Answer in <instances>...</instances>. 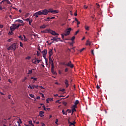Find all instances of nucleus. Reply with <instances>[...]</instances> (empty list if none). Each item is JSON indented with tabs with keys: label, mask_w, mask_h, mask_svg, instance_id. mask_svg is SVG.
<instances>
[{
	"label": "nucleus",
	"mask_w": 126,
	"mask_h": 126,
	"mask_svg": "<svg viewBox=\"0 0 126 126\" xmlns=\"http://www.w3.org/2000/svg\"><path fill=\"white\" fill-rule=\"evenodd\" d=\"M20 26H21V24H13L12 25V26L10 27L11 31H14V30H16L19 28Z\"/></svg>",
	"instance_id": "nucleus-1"
},
{
	"label": "nucleus",
	"mask_w": 126,
	"mask_h": 126,
	"mask_svg": "<svg viewBox=\"0 0 126 126\" xmlns=\"http://www.w3.org/2000/svg\"><path fill=\"white\" fill-rule=\"evenodd\" d=\"M18 46V44L17 43H14L11 46H10L8 48H7L8 51H10V50H13V51H15L16 50V47Z\"/></svg>",
	"instance_id": "nucleus-2"
},
{
	"label": "nucleus",
	"mask_w": 126,
	"mask_h": 126,
	"mask_svg": "<svg viewBox=\"0 0 126 126\" xmlns=\"http://www.w3.org/2000/svg\"><path fill=\"white\" fill-rule=\"evenodd\" d=\"M2 2H3V8H4L5 6H7L8 4H11V2H10V1H9V0H2Z\"/></svg>",
	"instance_id": "nucleus-3"
},
{
	"label": "nucleus",
	"mask_w": 126,
	"mask_h": 126,
	"mask_svg": "<svg viewBox=\"0 0 126 126\" xmlns=\"http://www.w3.org/2000/svg\"><path fill=\"white\" fill-rule=\"evenodd\" d=\"M47 53L48 52H47L46 49H45L44 50H43L42 51V56H43L44 59H45V60L46 64H48V62H47V58H46V55H47Z\"/></svg>",
	"instance_id": "nucleus-4"
},
{
	"label": "nucleus",
	"mask_w": 126,
	"mask_h": 126,
	"mask_svg": "<svg viewBox=\"0 0 126 126\" xmlns=\"http://www.w3.org/2000/svg\"><path fill=\"white\" fill-rule=\"evenodd\" d=\"M71 30H72L71 28L67 29L64 32H65V33H64V36H68V35L70 34V31H71Z\"/></svg>",
	"instance_id": "nucleus-5"
},
{
	"label": "nucleus",
	"mask_w": 126,
	"mask_h": 126,
	"mask_svg": "<svg viewBox=\"0 0 126 126\" xmlns=\"http://www.w3.org/2000/svg\"><path fill=\"white\" fill-rule=\"evenodd\" d=\"M42 12V15H47L48 12H50V9L48 10L47 9H44L43 10L41 11Z\"/></svg>",
	"instance_id": "nucleus-6"
},
{
	"label": "nucleus",
	"mask_w": 126,
	"mask_h": 126,
	"mask_svg": "<svg viewBox=\"0 0 126 126\" xmlns=\"http://www.w3.org/2000/svg\"><path fill=\"white\" fill-rule=\"evenodd\" d=\"M66 65L67 66H69V67H71V68H73L74 65H73V64L71 63V61H69V63H68Z\"/></svg>",
	"instance_id": "nucleus-7"
},
{
	"label": "nucleus",
	"mask_w": 126,
	"mask_h": 126,
	"mask_svg": "<svg viewBox=\"0 0 126 126\" xmlns=\"http://www.w3.org/2000/svg\"><path fill=\"white\" fill-rule=\"evenodd\" d=\"M49 63L51 64V66H54V62L52 59V57H49Z\"/></svg>",
	"instance_id": "nucleus-8"
},
{
	"label": "nucleus",
	"mask_w": 126,
	"mask_h": 126,
	"mask_svg": "<svg viewBox=\"0 0 126 126\" xmlns=\"http://www.w3.org/2000/svg\"><path fill=\"white\" fill-rule=\"evenodd\" d=\"M52 35H54V36H57V35H59L58 33L55 32V31H52V30H50V32Z\"/></svg>",
	"instance_id": "nucleus-9"
},
{
	"label": "nucleus",
	"mask_w": 126,
	"mask_h": 126,
	"mask_svg": "<svg viewBox=\"0 0 126 126\" xmlns=\"http://www.w3.org/2000/svg\"><path fill=\"white\" fill-rule=\"evenodd\" d=\"M64 82L66 88H67L68 86H69V84H68V80L66 79Z\"/></svg>",
	"instance_id": "nucleus-10"
},
{
	"label": "nucleus",
	"mask_w": 126,
	"mask_h": 126,
	"mask_svg": "<svg viewBox=\"0 0 126 126\" xmlns=\"http://www.w3.org/2000/svg\"><path fill=\"white\" fill-rule=\"evenodd\" d=\"M39 116H40V118H43L44 117V111H40Z\"/></svg>",
	"instance_id": "nucleus-11"
},
{
	"label": "nucleus",
	"mask_w": 126,
	"mask_h": 126,
	"mask_svg": "<svg viewBox=\"0 0 126 126\" xmlns=\"http://www.w3.org/2000/svg\"><path fill=\"white\" fill-rule=\"evenodd\" d=\"M48 54H49V57H52V55H53V50L49 49Z\"/></svg>",
	"instance_id": "nucleus-12"
},
{
	"label": "nucleus",
	"mask_w": 126,
	"mask_h": 126,
	"mask_svg": "<svg viewBox=\"0 0 126 126\" xmlns=\"http://www.w3.org/2000/svg\"><path fill=\"white\" fill-rule=\"evenodd\" d=\"M50 12H51V13H58V12H59V11H58V10H50Z\"/></svg>",
	"instance_id": "nucleus-13"
},
{
	"label": "nucleus",
	"mask_w": 126,
	"mask_h": 126,
	"mask_svg": "<svg viewBox=\"0 0 126 126\" xmlns=\"http://www.w3.org/2000/svg\"><path fill=\"white\" fill-rule=\"evenodd\" d=\"M51 41H56V42H59V40H58V38L57 37H53V38H51Z\"/></svg>",
	"instance_id": "nucleus-14"
},
{
	"label": "nucleus",
	"mask_w": 126,
	"mask_h": 126,
	"mask_svg": "<svg viewBox=\"0 0 126 126\" xmlns=\"http://www.w3.org/2000/svg\"><path fill=\"white\" fill-rule=\"evenodd\" d=\"M36 13L38 14V15H43V13L42 11H39L38 12H36Z\"/></svg>",
	"instance_id": "nucleus-15"
},
{
	"label": "nucleus",
	"mask_w": 126,
	"mask_h": 126,
	"mask_svg": "<svg viewBox=\"0 0 126 126\" xmlns=\"http://www.w3.org/2000/svg\"><path fill=\"white\" fill-rule=\"evenodd\" d=\"M45 33H50L51 29H46L44 30Z\"/></svg>",
	"instance_id": "nucleus-16"
},
{
	"label": "nucleus",
	"mask_w": 126,
	"mask_h": 126,
	"mask_svg": "<svg viewBox=\"0 0 126 126\" xmlns=\"http://www.w3.org/2000/svg\"><path fill=\"white\" fill-rule=\"evenodd\" d=\"M49 101H53V98H48L46 99V103H49Z\"/></svg>",
	"instance_id": "nucleus-17"
},
{
	"label": "nucleus",
	"mask_w": 126,
	"mask_h": 126,
	"mask_svg": "<svg viewBox=\"0 0 126 126\" xmlns=\"http://www.w3.org/2000/svg\"><path fill=\"white\" fill-rule=\"evenodd\" d=\"M16 22H19V23H23V21H22V20L18 19L16 21Z\"/></svg>",
	"instance_id": "nucleus-18"
},
{
	"label": "nucleus",
	"mask_w": 126,
	"mask_h": 126,
	"mask_svg": "<svg viewBox=\"0 0 126 126\" xmlns=\"http://www.w3.org/2000/svg\"><path fill=\"white\" fill-rule=\"evenodd\" d=\"M62 113L63 114V115H65V116H66L67 115V111H64V110H62Z\"/></svg>",
	"instance_id": "nucleus-19"
},
{
	"label": "nucleus",
	"mask_w": 126,
	"mask_h": 126,
	"mask_svg": "<svg viewBox=\"0 0 126 126\" xmlns=\"http://www.w3.org/2000/svg\"><path fill=\"white\" fill-rule=\"evenodd\" d=\"M54 66H51V72L52 73H54V74H55V71L54 70Z\"/></svg>",
	"instance_id": "nucleus-20"
},
{
	"label": "nucleus",
	"mask_w": 126,
	"mask_h": 126,
	"mask_svg": "<svg viewBox=\"0 0 126 126\" xmlns=\"http://www.w3.org/2000/svg\"><path fill=\"white\" fill-rule=\"evenodd\" d=\"M86 45H89V46H91V42L89 41V40H87Z\"/></svg>",
	"instance_id": "nucleus-21"
},
{
	"label": "nucleus",
	"mask_w": 126,
	"mask_h": 126,
	"mask_svg": "<svg viewBox=\"0 0 126 126\" xmlns=\"http://www.w3.org/2000/svg\"><path fill=\"white\" fill-rule=\"evenodd\" d=\"M79 104V101L78 100H76L74 102V105H78Z\"/></svg>",
	"instance_id": "nucleus-22"
},
{
	"label": "nucleus",
	"mask_w": 126,
	"mask_h": 126,
	"mask_svg": "<svg viewBox=\"0 0 126 126\" xmlns=\"http://www.w3.org/2000/svg\"><path fill=\"white\" fill-rule=\"evenodd\" d=\"M32 63H34V64H36L37 63V61L33 59L32 60Z\"/></svg>",
	"instance_id": "nucleus-23"
},
{
	"label": "nucleus",
	"mask_w": 126,
	"mask_h": 126,
	"mask_svg": "<svg viewBox=\"0 0 126 126\" xmlns=\"http://www.w3.org/2000/svg\"><path fill=\"white\" fill-rule=\"evenodd\" d=\"M38 14L37 13V12L35 13L33 15V16H35L36 18H37L38 17Z\"/></svg>",
	"instance_id": "nucleus-24"
},
{
	"label": "nucleus",
	"mask_w": 126,
	"mask_h": 126,
	"mask_svg": "<svg viewBox=\"0 0 126 126\" xmlns=\"http://www.w3.org/2000/svg\"><path fill=\"white\" fill-rule=\"evenodd\" d=\"M68 124H69V126H73V124L71 122H70L69 120L68 121Z\"/></svg>",
	"instance_id": "nucleus-25"
},
{
	"label": "nucleus",
	"mask_w": 126,
	"mask_h": 126,
	"mask_svg": "<svg viewBox=\"0 0 126 126\" xmlns=\"http://www.w3.org/2000/svg\"><path fill=\"white\" fill-rule=\"evenodd\" d=\"M46 27H47V26H46L45 25H43L42 26L40 27V28L43 29V28H46Z\"/></svg>",
	"instance_id": "nucleus-26"
},
{
	"label": "nucleus",
	"mask_w": 126,
	"mask_h": 126,
	"mask_svg": "<svg viewBox=\"0 0 126 126\" xmlns=\"http://www.w3.org/2000/svg\"><path fill=\"white\" fill-rule=\"evenodd\" d=\"M29 124H30V125H31V126H34V124H33L32 123V121H29Z\"/></svg>",
	"instance_id": "nucleus-27"
},
{
	"label": "nucleus",
	"mask_w": 126,
	"mask_h": 126,
	"mask_svg": "<svg viewBox=\"0 0 126 126\" xmlns=\"http://www.w3.org/2000/svg\"><path fill=\"white\" fill-rule=\"evenodd\" d=\"M31 79H33L34 81H37V78H34V77H31Z\"/></svg>",
	"instance_id": "nucleus-28"
},
{
	"label": "nucleus",
	"mask_w": 126,
	"mask_h": 126,
	"mask_svg": "<svg viewBox=\"0 0 126 126\" xmlns=\"http://www.w3.org/2000/svg\"><path fill=\"white\" fill-rule=\"evenodd\" d=\"M74 112H76V109H75V108L72 109V114H73Z\"/></svg>",
	"instance_id": "nucleus-29"
},
{
	"label": "nucleus",
	"mask_w": 126,
	"mask_h": 126,
	"mask_svg": "<svg viewBox=\"0 0 126 126\" xmlns=\"http://www.w3.org/2000/svg\"><path fill=\"white\" fill-rule=\"evenodd\" d=\"M32 70H29L28 74H32Z\"/></svg>",
	"instance_id": "nucleus-30"
},
{
	"label": "nucleus",
	"mask_w": 126,
	"mask_h": 126,
	"mask_svg": "<svg viewBox=\"0 0 126 126\" xmlns=\"http://www.w3.org/2000/svg\"><path fill=\"white\" fill-rule=\"evenodd\" d=\"M23 37H24V41H25V42L27 41V38L26 37V36L24 35H23Z\"/></svg>",
	"instance_id": "nucleus-31"
},
{
	"label": "nucleus",
	"mask_w": 126,
	"mask_h": 126,
	"mask_svg": "<svg viewBox=\"0 0 126 126\" xmlns=\"http://www.w3.org/2000/svg\"><path fill=\"white\" fill-rule=\"evenodd\" d=\"M66 112H68L69 114H70V113H72V110H69V109H67V110H66Z\"/></svg>",
	"instance_id": "nucleus-32"
},
{
	"label": "nucleus",
	"mask_w": 126,
	"mask_h": 126,
	"mask_svg": "<svg viewBox=\"0 0 126 126\" xmlns=\"http://www.w3.org/2000/svg\"><path fill=\"white\" fill-rule=\"evenodd\" d=\"M74 39H75V36H72V38H71L72 42H73V41H74Z\"/></svg>",
	"instance_id": "nucleus-33"
},
{
	"label": "nucleus",
	"mask_w": 126,
	"mask_h": 126,
	"mask_svg": "<svg viewBox=\"0 0 126 126\" xmlns=\"http://www.w3.org/2000/svg\"><path fill=\"white\" fill-rule=\"evenodd\" d=\"M18 38L19 39H21V40H22V41H23V37H22L21 35L19 36Z\"/></svg>",
	"instance_id": "nucleus-34"
},
{
	"label": "nucleus",
	"mask_w": 126,
	"mask_h": 126,
	"mask_svg": "<svg viewBox=\"0 0 126 126\" xmlns=\"http://www.w3.org/2000/svg\"><path fill=\"white\" fill-rule=\"evenodd\" d=\"M85 28L86 29V30H87V31H89V27H87V26H85Z\"/></svg>",
	"instance_id": "nucleus-35"
},
{
	"label": "nucleus",
	"mask_w": 126,
	"mask_h": 126,
	"mask_svg": "<svg viewBox=\"0 0 126 126\" xmlns=\"http://www.w3.org/2000/svg\"><path fill=\"white\" fill-rule=\"evenodd\" d=\"M13 34V31L9 32L8 35H12Z\"/></svg>",
	"instance_id": "nucleus-36"
},
{
	"label": "nucleus",
	"mask_w": 126,
	"mask_h": 126,
	"mask_svg": "<svg viewBox=\"0 0 126 126\" xmlns=\"http://www.w3.org/2000/svg\"><path fill=\"white\" fill-rule=\"evenodd\" d=\"M33 21V20H31L30 21H29V25H31V23H32V22Z\"/></svg>",
	"instance_id": "nucleus-37"
},
{
	"label": "nucleus",
	"mask_w": 126,
	"mask_h": 126,
	"mask_svg": "<svg viewBox=\"0 0 126 126\" xmlns=\"http://www.w3.org/2000/svg\"><path fill=\"white\" fill-rule=\"evenodd\" d=\"M30 96L31 97V98H34V97H35V95L33 94H30Z\"/></svg>",
	"instance_id": "nucleus-38"
},
{
	"label": "nucleus",
	"mask_w": 126,
	"mask_h": 126,
	"mask_svg": "<svg viewBox=\"0 0 126 126\" xmlns=\"http://www.w3.org/2000/svg\"><path fill=\"white\" fill-rule=\"evenodd\" d=\"M63 104L64 105V106H66V105H67V103H66V102L63 101Z\"/></svg>",
	"instance_id": "nucleus-39"
},
{
	"label": "nucleus",
	"mask_w": 126,
	"mask_h": 126,
	"mask_svg": "<svg viewBox=\"0 0 126 126\" xmlns=\"http://www.w3.org/2000/svg\"><path fill=\"white\" fill-rule=\"evenodd\" d=\"M12 41H13V38H9L8 40V42H12Z\"/></svg>",
	"instance_id": "nucleus-40"
},
{
	"label": "nucleus",
	"mask_w": 126,
	"mask_h": 126,
	"mask_svg": "<svg viewBox=\"0 0 126 126\" xmlns=\"http://www.w3.org/2000/svg\"><path fill=\"white\" fill-rule=\"evenodd\" d=\"M76 108H77V106H76V105L74 104V105H73L72 108L75 109Z\"/></svg>",
	"instance_id": "nucleus-41"
},
{
	"label": "nucleus",
	"mask_w": 126,
	"mask_h": 126,
	"mask_svg": "<svg viewBox=\"0 0 126 126\" xmlns=\"http://www.w3.org/2000/svg\"><path fill=\"white\" fill-rule=\"evenodd\" d=\"M59 122V119H56V121H55V124H56V125H58V123Z\"/></svg>",
	"instance_id": "nucleus-42"
},
{
	"label": "nucleus",
	"mask_w": 126,
	"mask_h": 126,
	"mask_svg": "<svg viewBox=\"0 0 126 126\" xmlns=\"http://www.w3.org/2000/svg\"><path fill=\"white\" fill-rule=\"evenodd\" d=\"M28 88H29V89H32V86L29 85Z\"/></svg>",
	"instance_id": "nucleus-43"
},
{
	"label": "nucleus",
	"mask_w": 126,
	"mask_h": 126,
	"mask_svg": "<svg viewBox=\"0 0 126 126\" xmlns=\"http://www.w3.org/2000/svg\"><path fill=\"white\" fill-rule=\"evenodd\" d=\"M26 80H27V78L26 77L23 79L22 82H24Z\"/></svg>",
	"instance_id": "nucleus-44"
},
{
	"label": "nucleus",
	"mask_w": 126,
	"mask_h": 126,
	"mask_svg": "<svg viewBox=\"0 0 126 126\" xmlns=\"http://www.w3.org/2000/svg\"><path fill=\"white\" fill-rule=\"evenodd\" d=\"M30 59H31V57L30 56H28L26 58V60H30Z\"/></svg>",
	"instance_id": "nucleus-45"
},
{
	"label": "nucleus",
	"mask_w": 126,
	"mask_h": 126,
	"mask_svg": "<svg viewBox=\"0 0 126 126\" xmlns=\"http://www.w3.org/2000/svg\"><path fill=\"white\" fill-rule=\"evenodd\" d=\"M84 50H85V48H83L81 49L80 50V53H81V52H82L83 51H84Z\"/></svg>",
	"instance_id": "nucleus-46"
},
{
	"label": "nucleus",
	"mask_w": 126,
	"mask_h": 126,
	"mask_svg": "<svg viewBox=\"0 0 126 126\" xmlns=\"http://www.w3.org/2000/svg\"><path fill=\"white\" fill-rule=\"evenodd\" d=\"M40 95H41V97L42 98H45V96H44V94H43L40 93Z\"/></svg>",
	"instance_id": "nucleus-47"
},
{
	"label": "nucleus",
	"mask_w": 126,
	"mask_h": 126,
	"mask_svg": "<svg viewBox=\"0 0 126 126\" xmlns=\"http://www.w3.org/2000/svg\"><path fill=\"white\" fill-rule=\"evenodd\" d=\"M36 55L37 56V57H39L40 56V53L38 52V51H36Z\"/></svg>",
	"instance_id": "nucleus-48"
},
{
	"label": "nucleus",
	"mask_w": 126,
	"mask_h": 126,
	"mask_svg": "<svg viewBox=\"0 0 126 126\" xmlns=\"http://www.w3.org/2000/svg\"><path fill=\"white\" fill-rule=\"evenodd\" d=\"M91 53L92 55H93V56H94V50H92Z\"/></svg>",
	"instance_id": "nucleus-49"
},
{
	"label": "nucleus",
	"mask_w": 126,
	"mask_h": 126,
	"mask_svg": "<svg viewBox=\"0 0 126 126\" xmlns=\"http://www.w3.org/2000/svg\"><path fill=\"white\" fill-rule=\"evenodd\" d=\"M33 87H34V88H36V89H38V87H39V86L38 85H34Z\"/></svg>",
	"instance_id": "nucleus-50"
},
{
	"label": "nucleus",
	"mask_w": 126,
	"mask_h": 126,
	"mask_svg": "<svg viewBox=\"0 0 126 126\" xmlns=\"http://www.w3.org/2000/svg\"><path fill=\"white\" fill-rule=\"evenodd\" d=\"M20 47H23V44H22V42H20Z\"/></svg>",
	"instance_id": "nucleus-51"
},
{
	"label": "nucleus",
	"mask_w": 126,
	"mask_h": 126,
	"mask_svg": "<svg viewBox=\"0 0 126 126\" xmlns=\"http://www.w3.org/2000/svg\"><path fill=\"white\" fill-rule=\"evenodd\" d=\"M36 63H39L40 62H41V60H36Z\"/></svg>",
	"instance_id": "nucleus-52"
},
{
	"label": "nucleus",
	"mask_w": 126,
	"mask_h": 126,
	"mask_svg": "<svg viewBox=\"0 0 126 126\" xmlns=\"http://www.w3.org/2000/svg\"><path fill=\"white\" fill-rule=\"evenodd\" d=\"M60 100H58L56 101V103H59V104H61V102H60Z\"/></svg>",
	"instance_id": "nucleus-53"
},
{
	"label": "nucleus",
	"mask_w": 126,
	"mask_h": 126,
	"mask_svg": "<svg viewBox=\"0 0 126 126\" xmlns=\"http://www.w3.org/2000/svg\"><path fill=\"white\" fill-rule=\"evenodd\" d=\"M18 123H20V124H22V121H21V119H19V121Z\"/></svg>",
	"instance_id": "nucleus-54"
},
{
	"label": "nucleus",
	"mask_w": 126,
	"mask_h": 126,
	"mask_svg": "<svg viewBox=\"0 0 126 126\" xmlns=\"http://www.w3.org/2000/svg\"><path fill=\"white\" fill-rule=\"evenodd\" d=\"M67 71H68V68H66L65 69V72H67Z\"/></svg>",
	"instance_id": "nucleus-55"
},
{
	"label": "nucleus",
	"mask_w": 126,
	"mask_h": 126,
	"mask_svg": "<svg viewBox=\"0 0 126 126\" xmlns=\"http://www.w3.org/2000/svg\"><path fill=\"white\" fill-rule=\"evenodd\" d=\"M64 89H62V90H60V91H61L62 92H63L64 91Z\"/></svg>",
	"instance_id": "nucleus-56"
},
{
	"label": "nucleus",
	"mask_w": 126,
	"mask_h": 126,
	"mask_svg": "<svg viewBox=\"0 0 126 126\" xmlns=\"http://www.w3.org/2000/svg\"><path fill=\"white\" fill-rule=\"evenodd\" d=\"M39 87L41 89H45V88H44L43 86H39Z\"/></svg>",
	"instance_id": "nucleus-57"
},
{
	"label": "nucleus",
	"mask_w": 126,
	"mask_h": 126,
	"mask_svg": "<svg viewBox=\"0 0 126 126\" xmlns=\"http://www.w3.org/2000/svg\"><path fill=\"white\" fill-rule=\"evenodd\" d=\"M26 21H29L30 20V19L27 18L25 20Z\"/></svg>",
	"instance_id": "nucleus-58"
},
{
	"label": "nucleus",
	"mask_w": 126,
	"mask_h": 126,
	"mask_svg": "<svg viewBox=\"0 0 126 126\" xmlns=\"http://www.w3.org/2000/svg\"><path fill=\"white\" fill-rule=\"evenodd\" d=\"M62 38L63 39L64 38V34H62Z\"/></svg>",
	"instance_id": "nucleus-59"
},
{
	"label": "nucleus",
	"mask_w": 126,
	"mask_h": 126,
	"mask_svg": "<svg viewBox=\"0 0 126 126\" xmlns=\"http://www.w3.org/2000/svg\"><path fill=\"white\" fill-rule=\"evenodd\" d=\"M79 32V31H77L75 32V35H77V33Z\"/></svg>",
	"instance_id": "nucleus-60"
},
{
	"label": "nucleus",
	"mask_w": 126,
	"mask_h": 126,
	"mask_svg": "<svg viewBox=\"0 0 126 126\" xmlns=\"http://www.w3.org/2000/svg\"><path fill=\"white\" fill-rule=\"evenodd\" d=\"M96 89H100V87L99 86V85L96 86Z\"/></svg>",
	"instance_id": "nucleus-61"
},
{
	"label": "nucleus",
	"mask_w": 126,
	"mask_h": 126,
	"mask_svg": "<svg viewBox=\"0 0 126 126\" xmlns=\"http://www.w3.org/2000/svg\"><path fill=\"white\" fill-rule=\"evenodd\" d=\"M36 99H37V100L40 99V96H37Z\"/></svg>",
	"instance_id": "nucleus-62"
},
{
	"label": "nucleus",
	"mask_w": 126,
	"mask_h": 126,
	"mask_svg": "<svg viewBox=\"0 0 126 126\" xmlns=\"http://www.w3.org/2000/svg\"><path fill=\"white\" fill-rule=\"evenodd\" d=\"M70 46H73V42H70Z\"/></svg>",
	"instance_id": "nucleus-63"
},
{
	"label": "nucleus",
	"mask_w": 126,
	"mask_h": 126,
	"mask_svg": "<svg viewBox=\"0 0 126 126\" xmlns=\"http://www.w3.org/2000/svg\"><path fill=\"white\" fill-rule=\"evenodd\" d=\"M34 85H32V89H34V88H35V87H34Z\"/></svg>",
	"instance_id": "nucleus-64"
}]
</instances>
